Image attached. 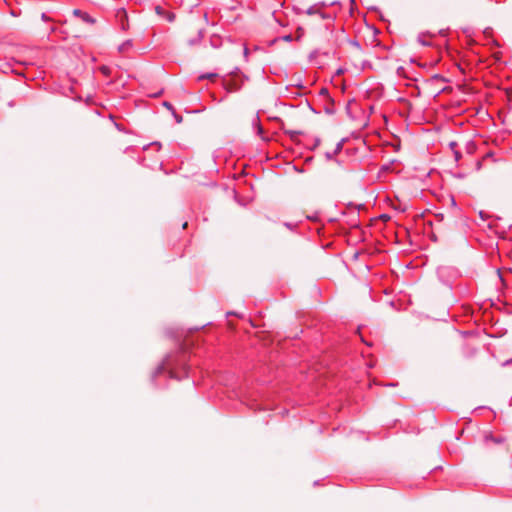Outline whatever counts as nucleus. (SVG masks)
<instances>
[{"mask_svg": "<svg viewBox=\"0 0 512 512\" xmlns=\"http://www.w3.org/2000/svg\"><path fill=\"white\" fill-rule=\"evenodd\" d=\"M131 45H132L131 40H128V41L124 42L123 44H121V45L118 47V50H119L120 52H124V51H126L129 47H131Z\"/></svg>", "mask_w": 512, "mask_h": 512, "instance_id": "5", "label": "nucleus"}, {"mask_svg": "<svg viewBox=\"0 0 512 512\" xmlns=\"http://www.w3.org/2000/svg\"><path fill=\"white\" fill-rule=\"evenodd\" d=\"M302 34H303L302 29H301V28H299V29L297 30V39H299V38L301 37V35H302Z\"/></svg>", "mask_w": 512, "mask_h": 512, "instance_id": "9", "label": "nucleus"}, {"mask_svg": "<svg viewBox=\"0 0 512 512\" xmlns=\"http://www.w3.org/2000/svg\"><path fill=\"white\" fill-rule=\"evenodd\" d=\"M100 71L106 76H108L111 72L110 68L107 66H101Z\"/></svg>", "mask_w": 512, "mask_h": 512, "instance_id": "6", "label": "nucleus"}, {"mask_svg": "<svg viewBox=\"0 0 512 512\" xmlns=\"http://www.w3.org/2000/svg\"><path fill=\"white\" fill-rule=\"evenodd\" d=\"M164 106L168 109H172V105L169 102H164Z\"/></svg>", "mask_w": 512, "mask_h": 512, "instance_id": "10", "label": "nucleus"}, {"mask_svg": "<svg viewBox=\"0 0 512 512\" xmlns=\"http://www.w3.org/2000/svg\"><path fill=\"white\" fill-rule=\"evenodd\" d=\"M484 447L489 453L496 455H502L509 451L508 445L502 439L494 438L491 435L485 437Z\"/></svg>", "mask_w": 512, "mask_h": 512, "instance_id": "1", "label": "nucleus"}, {"mask_svg": "<svg viewBox=\"0 0 512 512\" xmlns=\"http://www.w3.org/2000/svg\"><path fill=\"white\" fill-rule=\"evenodd\" d=\"M74 34L76 37H82V36H87V34L85 32H83L82 30L76 28L74 30Z\"/></svg>", "mask_w": 512, "mask_h": 512, "instance_id": "7", "label": "nucleus"}, {"mask_svg": "<svg viewBox=\"0 0 512 512\" xmlns=\"http://www.w3.org/2000/svg\"><path fill=\"white\" fill-rule=\"evenodd\" d=\"M217 75L216 74H208V75H203L201 76L200 78H209V79H213L215 78Z\"/></svg>", "mask_w": 512, "mask_h": 512, "instance_id": "8", "label": "nucleus"}, {"mask_svg": "<svg viewBox=\"0 0 512 512\" xmlns=\"http://www.w3.org/2000/svg\"><path fill=\"white\" fill-rule=\"evenodd\" d=\"M291 39H292L291 35H287L284 37L285 41H291Z\"/></svg>", "mask_w": 512, "mask_h": 512, "instance_id": "11", "label": "nucleus"}, {"mask_svg": "<svg viewBox=\"0 0 512 512\" xmlns=\"http://www.w3.org/2000/svg\"><path fill=\"white\" fill-rule=\"evenodd\" d=\"M224 87L228 92H234L238 90V86L234 82H225Z\"/></svg>", "mask_w": 512, "mask_h": 512, "instance_id": "4", "label": "nucleus"}, {"mask_svg": "<svg viewBox=\"0 0 512 512\" xmlns=\"http://www.w3.org/2000/svg\"><path fill=\"white\" fill-rule=\"evenodd\" d=\"M382 218H383V219H385V220H387V219H389V216H387V215H383V216H382Z\"/></svg>", "mask_w": 512, "mask_h": 512, "instance_id": "13", "label": "nucleus"}, {"mask_svg": "<svg viewBox=\"0 0 512 512\" xmlns=\"http://www.w3.org/2000/svg\"><path fill=\"white\" fill-rule=\"evenodd\" d=\"M116 18L119 21L122 30L126 31L129 29L128 14L124 8H120L117 10Z\"/></svg>", "mask_w": 512, "mask_h": 512, "instance_id": "2", "label": "nucleus"}, {"mask_svg": "<svg viewBox=\"0 0 512 512\" xmlns=\"http://www.w3.org/2000/svg\"><path fill=\"white\" fill-rule=\"evenodd\" d=\"M175 118H176V120H177V122H178V123H180V122L182 121V117H181V116H177V115H176V116H175Z\"/></svg>", "mask_w": 512, "mask_h": 512, "instance_id": "12", "label": "nucleus"}, {"mask_svg": "<svg viewBox=\"0 0 512 512\" xmlns=\"http://www.w3.org/2000/svg\"><path fill=\"white\" fill-rule=\"evenodd\" d=\"M186 227H187V222H185V223L183 224V228H186Z\"/></svg>", "mask_w": 512, "mask_h": 512, "instance_id": "14", "label": "nucleus"}, {"mask_svg": "<svg viewBox=\"0 0 512 512\" xmlns=\"http://www.w3.org/2000/svg\"><path fill=\"white\" fill-rule=\"evenodd\" d=\"M73 15L80 17L85 23H88L90 25H94L96 23V20L94 18H92L89 14L79 9H74Z\"/></svg>", "mask_w": 512, "mask_h": 512, "instance_id": "3", "label": "nucleus"}]
</instances>
